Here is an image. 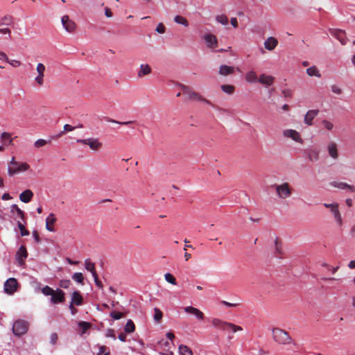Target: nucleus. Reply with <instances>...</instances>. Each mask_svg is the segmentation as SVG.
<instances>
[{"label": "nucleus", "mask_w": 355, "mask_h": 355, "mask_svg": "<svg viewBox=\"0 0 355 355\" xmlns=\"http://www.w3.org/2000/svg\"><path fill=\"white\" fill-rule=\"evenodd\" d=\"M30 166L26 162H18L12 157L8 164V174L12 176L15 174L27 171Z\"/></svg>", "instance_id": "f257e3e1"}, {"label": "nucleus", "mask_w": 355, "mask_h": 355, "mask_svg": "<svg viewBox=\"0 0 355 355\" xmlns=\"http://www.w3.org/2000/svg\"><path fill=\"white\" fill-rule=\"evenodd\" d=\"M272 334L274 341L279 345H288L292 341L288 332L282 329L274 328L272 330Z\"/></svg>", "instance_id": "f03ea898"}, {"label": "nucleus", "mask_w": 355, "mask_h": 355, "mask_svg": "<svg viewBox=\"0 0 355 355\" xmlns=\"http://www.w3.org/2000/svg\"><path fill=\"white\" fill-rule=\"evenodd\" d=\"M211 323L214 327L223 331H230L232 333H235L243 330V328L241 326H238L233 323L223 321L218 318H214Z\"/></svg>", "instance_id": "7ed1b4c3"}, {"label": "nucleus", "mask_w": 355, "mask_h": 355, "mask_svg": "<svg viewBox=\"0 0 355 355\" xmlns=\"http://www.w3.org/2000/svg\"><path fill=\"white\" fill-rule=\"evenodd\" d=\"M180 88L184 94H187L190 100L202 101L207 105H212L210 101L206 99L198 92L192 91L189 87L180 85Z\"/></svg>", "instance_id": "20e7f679"}, {"label": "nucleus", "mask_w": 355, "mask_h": 355, "mask_svg": "<svg viewBox=\"0 0 355 355\" xmlns=\"http://www.w3.org/2000/svg\"><path fill=\"white\" fill-rule=\"evenodd\" d=\"M275 190L277 196L280 199H286L289 198L292 194V188L288 182L275 185Z\"/></svg>", "instance_id": "39448f33"}, {"label": "nucleus", "mask_w": 355, "mask_h": 355, "mask_svg": "<svg viewBox=\"0 0 355 355\" xmlns=\"http://www.w3.org/2000/svg\"><path fill=\"white\" fill-rule=\"evenodd\" d=\"M76 142L78 144L87 145L91 150L94 151L98 150L103 146V144L99 141V139L98 138L94 137L87 139H78Z\"/></svg>", "instance_id": "423d86ee"}, {"label": "nucleus", "mask_w": 355, "mask_h": 355, "mask_svg": "<svg viewBox=\"0 0 355 355\" xmlns=\"http://www.w3.org/2000/svg\"><path fill=\"white\" fill-rule=\"evenodd\" d=\"M28 323L24 320H17L12 325V332L15 336H20L26 333Z\"/></svg>", "instance_id": "0eeeda50"}, {"label": "nucleus", "mask_w": 355, "mask_h": 355, "mask_svg": "<svg viewBox=\"0 0 355 355\" xmlns=\"http://www.w3.org/2000/svg\"><path fill=\"white\" fill-rule=\"evenodd\" d=\"M282 135L285 138H288L292 139L296 143L302 144L304 143V140L301 137L300 132L293 129H286L282 132Z\"/></svg>", "instance_id": "6e6552de"}, {"label": "nucleus", "mask_w": 355, "mask_h": 355, "mask_svg": "<svg viewBox=\"0 0 355 355\" xmlns=\"http://www.w3.org/2000/svg\"><path fill=\"white\" fill-rule=\"evenodd\" d=\"M18 282L15 278L8 279L3 284L5 293L12 295L17 290Z\"/></svg>", "instance_id": "1a4fd4ad"}, {"label": "nucleus", "mask_w": 355, "mask_h": 355, "mask_svg": "<svg viewBox=\"0 0 355 355\" xmlns=\"http://www.w3.org/2000/svg\"><path fill=\"white\" fill-rule=\"evenodd\" d=\"M62 24L68 33H72L75 31L76 25L73 21L69 19L68 15H64L61 19Z\"/></svg>", "instance_id": "9d476101"}, {"label": "nucleus", "mask_w": 355, "mask_h": 355, "mask_svg": "<svg viewBox=\"0 0 355 355\" xmlns=\"http://www.w3.org/2000/svg\"><path fill=\"white\" fill-rule=\"evenodd\" d=\"M46 67L44 64L38 63L36 67L37 76L35 78V81L40 85L42 86L44 84V72Z\"/></svg>", "instance_id": "9b49d317"}, {"label": "nucleus", "mask_w": 355, "mask_h": 355, "mask_svg": "<svg viewBox=\"0 0 355 355\" xmlns=\"http://www.w3.org/2000/svg\"><path fill=\"white\" fill-rule=\"evenodd\" d=\"M184 311L187 313L193 315L198 320H204V313L200 309L196 307H193L192 306H185L184 308Z\"/></svg>", "instance_id": "f8f14e48"}, {"label": "nucleus", "mask_w": 355, "mask_h": 355, "mask_svg": "<svg viewBox=\"0 0 355 355\" xmlns=\"http://www.w3.org/2000/svg\"><path fill=\"white\" fill-rule=\"evenodd\" d=\"M64 292L60 288L54 291L51 297V302L53 304L62 303L64 301Z\"/></svg>", "instance_id": "ddd939ff"}, {"label": "nucleus", "mask_w": 355, "mask_h": 355, "mask_svg": "<svg viewBox=\"0 0 355 355\" xmlns=\"http://www.w3.org/2000/svg\"><path fill=\"white\" fill-rule=\"evenodd\" d=\"M327 150L329 155L334 159H338L339 157L338 145L334 141H331L327 146Z\"/></svg>", "instance_id": "4468645a"}, {"label": "nucleus", "mask_w": 355, "mask_h": 355, "mask_svg": "<svg viewBox=\"0 0 355 355\" xmlns=\"http://www.w3.org/2000/svg\"><path fill=\"white\" fill-rule=\"evenodd\" d=\"M275 78L272 76L262 73L258 78V83L264 85L265 87H270L273 85Z\"/></svg>", "instance_id": "2eb2a0df"}, {"label": "nucleus", "mask_w": 355, "mask_h": 355, "mask_svg": "<svg viewBox=\"0 0 355 355\" xmlns=\"http://www.w3.org/2000/svg\"><path fill=\"white\" fill-rule=\"evenodd\" d=\"M204 40L207 44V47L210 49H215L218 44V40L215 35L212 34H205Z\"/></svg>", "instance_id": "dca6fc26"}, {"label": "nucleus", "mask_w": 355, "mask_h": 355, "mask_svg": "<svg viewBox=\"0 0 355 355\" xmlns=\"http://www.w3.org/2000/svg\"><path fill=\"white\" fill-rule=\"evenodd\" d=\"M28 253L26 248L24 245H21L16 253V259L18 263L21 265L24 263V260L26 259Z\"/></svg>", "instance_id": "f3484780"}, {"label": "nucleus", "mask_w": 355, "mask_h": 355, "mask_svg": "<svg viewBox=\"0 0 355 355\" xmlns=\"http://www.w3.org/2000/svg\"><path fill=\"white\" fill-rule=\"evenodd\" d=\"M56 220L57 218L55 214L53 213L49 214L46 218V229L49 232H55V228L53 225Z\"/></svg>", "instance_id": "a211bd4d"}, {"label": "nucleus", "mask_w": 355, "mask_h": 355, "mask_svg": "<svg viewBox=\"0 0 355 355\" xmlns=\"http://www.w3.org/2000/svg\"><path fill=\"white\" fill-rule=\"evenodd\" d=\"M318 110H309L304 116V123L308 125H311L313 120L318 114Z\"/></svg>", "instance_id": "6ab92c4d"}, {"label": "nucleus", "mask_w": 355, "mask_h": 355, "mask_svg": "<svg viewBox=\"0 0 355 355\" xmlns=\"http://www.w3.org/2000/svg\"><path fill=\"white\" fill-rule=\"evenodd\" d=\"M330 185L342 190L347 189L352 192L355 191L354 187L353 186L349 185L345 182L334 181L330 183Z\"/></svg>", "instance_id": "aec40b11"}, {"label": "nucleus", "mask_w": 355, "mask_h": 355, "mask_svg": "<svg viewBox=\"0 0 355 355\" xmlns=\"http://www.w3.org/2000/svg\"><path fill=\"white\" fill-rule=\"evenodd\" d=\"M70 304L76 306H81L83 304V297L79 291L72 293Z\"/></svg>", "instance_id": "412c9836"}, {"label": "nucleus", "mask_w": 355, "mask_h": 355, "mask_svg": "<svg viewBox=\"0 0 355 355\" xmlns=\"http://www.w3.org/2000/svg\"><path fill=\"white\" fill-rule=\"evenodd\" d=\"M264 47L268 51H272L274 50L276 46L278 44L277 40L274 37H269L265 42H264Z\"/></svg>", "instance_id": "4be33fe9"}, {"label": "nucleus", "mask_w": 355, "mask_h": 355, "mask_svg": "<svg viewBox=\"0 0 355 355\" xmlns=\"http://www.w3.org/2000/svg\"><path fill=\"white\" fill-rule=\"evenodd\" d=\"M33 197V193L30 189H26L19 194V200L24 202H29Z\"/></svg>", "instance_id": "5701e85b"}, {"label": "nucleus", "mask_w": 355, "mask_h": 355, "mask_svg": "<svg viewBox=\"0 0 355 355\" xmlns=\"http://www.w3.org/2000/svg\"><path fill=\"white\" fill-rule=\"evenodd\" d=\"M151 71L152 69L150 65L147 64H141L137 72V76L138 77L141 78L146 75L150 74L151 73Z\"/></svg>", "instance_id": "b1692460"}, {"label": "nucleus", "mask_w": 355, "mask_h": 355, "mask_svg": "<svg viewBox=\"0 0 355 355\" xmlns=\"http://www.w3.org/2000/svg\"><path fill=\"white\" fill-rule=\"evenodd\" d=\"M234 72V67L223 64L219 68V73L222 76H227Z\"/></svg>", "instance_id": "393cba45"}, {"label": "nucleus", "mask_w": 355, "mask_h": 355, "mask_svg": "<svg viewBox=\"0 0 355 355\" xmlns=\"http://www.w3.org/2000/svg\"><path fill=\"white\" fill-rule=\"evenodd\" d=\"M333 35L335 36L338 40L343 45H345L347 44V39L345 35V33L341 30H335L333 32Z\"/></svg>", "instance_id": "a878e982"}, {"label": "nucleus", "mask_w": 355, "mask_h": 355, "mask_svg": "<svg viewBox=\"0 0 355 355\" xmlns=\"http://www.w3.org/2000/svg\"><path fill=\"white\" fill-rule=\"evenodd\" d=\"M245 80L249 83H255L258 82V78L256 73L254 71H250L246 73L245 76Z\"/></svg>", "instance_id": "bb28decb"}, {"label": "nucleus", "mask_w": 355, "mask_h": 355, "mask_svg": "<svg viewBox=\"0 0 355 355\" xmlns=\"http://www.w3.org/2000/svg\"><path fill=\"white\" fill-rule=\"evenodd\" d=\"M85 268L92 273V276H96V271L95 269V264L92 262L89 259H86L85 260Z\"/></svg>", "instance_id": "cd10ccee"}, {"label": "nucleus", "mask_w": 355, "mask_h": 355, "mask_svg": "<svg viewBox=\"0 0 355 355\" xmlns=\"http://www.w3.org/2000/svg\"><path fill=\"white\" fill-rule=\"evenodd\" d=\"M10 211L13 214L16 212L17 217L23 220H24L25 214L17 205H12L10 207Z\"/></svg>", "instance_id": "c85d7f7f"}, {"label": "nucleus", "mask_w": 355, "mask_h": 355, "mask_svg": "<svg viewBox=\"0 0 355 355\" xmlns=\"http://www.w3.org/2000/svg\"><path fill=\"white\" fill-rule=\"evenodd\" d=\"M174 21L176 24H181L184 27L189 26V21H187V19L181 15H175L174 17Z\"/></svg>", "instance_id": "c756f323"}, {"label": "nucleus", "mask_w": 355, "mask_h": 355, "mask_svg": "<svg viewBox=\"0 0 355 355\" xmlns=\"http://www.w3.org/2000/svg\"><path fill=\"white\" fill-rule=\"evenodd\" d=\"M306 73L309 76H315V77H318V78L321 77V74H320V71H318V69H317V67L315 66H313V67H309L306 69Z\"/></svg>", "instance_id": "7c9ffc66"}, {"label": "nucleus", "mask_w": 355, "mask_h": 355, "mask_svg": "<svg viewBox=\"0 0 355 355\" xmlns=\"http://www.w3.org/2000/svg\"><path fill=\"white\" fill-rule=\"evenodd\" d=\"M179 353L180 355H193L191 349L187 345H180L179 346Z\"/></svg>", "instance_id": "2f4dec72"}, {"label": "nucleus", "mask_w": 355, "mask_h": 355, "mask_svg": "<svg viewBox=\"0 0 355 355\" xmlns=\"http://www.w3.org/2000/svg\"><path fill=\"white\" fill-rule=\"evenodd\" d=\"M12 17L9 15L3 16L0 19V26H10L12 23Z\"/></svg>", "instance_id": "473e14b6"}, {"label": "nucleus", "mask_w": 355, "mask_h": 355, "mask_svg": "<svg viewBox=\"0 0 355 355\" xmlns=\"http://www.w3.org/2000/svg\"><path fill=\"white\" fill-rule=\"evenodd\" d=\"M324 207L327 209H329L333 215L339 210V205L336 202L335 203H324Z\"/></svg>", "instance_id": "72a5a7b5"}, {"label": "nucleus", "mask_w": 355, "mask_h": 355, "mask_svg": "<svg viewBox=\"0 0 355 355\" xmlns=\"http://www.w3.org/2000/svg\"><path fill=\"white\" fill-rule=\"evenodd\" d=\"M105 120L109 123H117V124H120V125H129L130 124L135 123V121H119L114 120L113 119H111L110 117H105Z\"/></svg>", "instance_id": "f704fd0d"}, {"label": "nucleus", "mask_w": 355, "mask_h": 355, "mask_svg": "<svg viewBox=\"0 0 355 355\" xmlns=\"http://www.w3.org/2000/svg\"><path fill=\"white\" fill-rule=\"evenodd\" d=\"M308 156H309V159L311 161L315 162V161H317L319 158V153L316 150H311L309 152Z\"/></svg>", "instance_id": "c9c22d12"}, {"label": "nucleus", "mask_w": 355, "mask_h": 355, "mask_svg": "<svg viewBox=\"0 0 355 355\" xmlns=\"http://www.w3.org/2000/svg\"><path fill=\"white\" fill-rule=\"evenodd\" d=\"M135 327L133 322L131 320H128L124 328L125 331L126 333H132L135 331Z\"/></svg>", "instance_id": "e433bc0d"}, {"label": "nucleus", "mask_w": 355, "mask_h": 355, "mask_svg": "<svg viewBox=\"0 0 355 355\" xmlns=\"http://www.w3.org/2000/svg\"><path fill=\"white\" fill-rule=\"evenodd\" d=\"M72 279L77 283L83 284L84 277L81 272H75L72 275Z\"/></svg>", "instance_id": "4c0bfd02"}, {"label": "nucleus", "mask_w": 355, "mask_h": 355, "mask_svg": "<svg viewBox=\"0 0 355 355\" xmlns=\"http://www.w3.org/2000/svg\"><path fill=\"white\" fill-rule=\"evenodd\" d=\"M220 87L223 92L228 94H232L234 91V87L230 85H223Z\"/></svg>", "instance_id": "58836bf2"}, {"label": "nucleus", "mask_w": 355, "mask_h": 355, "mask_svg": "<svg viewBox=\"0 0 355 355\" xmlns=\"http://www.w3.org/2000/svg\"><path fill=\"white\" fill-rule=\"evenodd\" d=\"M216 20L223 25H227L228 24V18L225 15H217L216 17Z\"/></svg>", "instance_id": "ea45409f"}, {"label": "nucleus", "mask_w": 355, "mask_h": 355, "mask_svg": "<svg viewBox=\"0 0 355 355\" xmlns=\"http://www.w3.org/2000/svg\"><path fill=\"white\" fill-rule=\"evenodd\" d=\"M164 278H165V280L167 282H168V283H170V284H171L173 285H176L177 284V282H176L175 278L171 273H168V272L166 273L164 275Z\"/></svg>", "instance_id": "a19ab883"}, {"label": "nucleus", "mask_w": 355, "mask_h": 355, "mask_svg": "<svg viewBox=\"0 0 355 355\" xmlns=\"http://www.w3.org/2000/svg\"><path fill=\"white\" fill-rule=\"evenodd\" d=\"M17 226L20 230L21 236L29 235V232L26 230L25 226L20 221L17 222Z\"/></svg>", "instance_id": "79ce46f5"}, {"label": "nucleus", "mask_w": 355, "mask_h": 355, "mask_svg": "<svg viewBox=\"0 0 355 355\" xmlns=\"http://www.w3.org/2000/svg\"><path fill=\"white\" fill-rule=\"evenodd\" d=\"M334 219L338 225V226L340 227L342 226L343 225V218H342V216H341V214H340V211H337L334 214Z\"/></svg>", "instance_id": "37998d69"}, {"label": "nucleus", "mask_w": 355, "mask_h": 355, "mask_svg": "<svg viewBox=\"0 0 355 355\" xmlns=\"http://www.w3.org/2000/svg\"><path fill=\"white\" fill-rule=\"evenodd\" d=\"M334 219L338 225V226L340 227L342 226L343 225V218H342V216H341V214H340V211H337L334 214Z\"/></svg>", "instance_id": "c03bdc74"}, {"label": "nucleus", "mask_w": 355, "mask_h": 355, "mask_svg": "<svg viewBox=\"0 0 355 355\" xmlns=\"http://www.w3.org/2000/svg\"><path fill=\"white\" fill-rule=\"evenodd\" d=\"M42 293L46 296H51L54 293V290L49 286H45L44 288H42Z\"/></svg>", "instance_id": "a18cd8bd"}, {"label": "nucleus", "mask_w": 355, "mask_h": 355, "mask_svg": "<svg viewBox=\"0 0 355 355\" xmlns=\"http://www.w3.org/2000/svg\"><path fill=\"white\" fill-rule=\"evenodd\" d=\"M154 311H155L154 316H153L154 317V320L155 321H157V322H159L162 319V313L157 308H155L154 309Z\"/></svg>", "instance_id": "49530a36"}, {"label": "nucleus", "mask_w": 355, "mask_h": 355, "mask_svg": "<svg viewBox=\"0 0 355 355\" xmlns=\"http://www.w3.org/2000/svg\"><path fill=\"white\" fill-rule=\"evenodd\" d=\"M78 326L82 329V333L84 334L90 327V324L87 322H80Z\"/></svg>", "instance_id": "de8ad7c7"}, {"label": "nucleus", "mask_w": 355, "mask_h": 355, "mask_svg": "<svg viewBox=\"0 0 355 355\" xmlns=\"http://www.w3.org/2000/svg\"><path fill=\"white\" fill-rule=\"evenodd\" d=\"M47 144V141L43 139H39L34 143V146L35 148H39L45 146Z\"/></svg>", "instance_id": "09e8293b"}, {"label": "nucleus", "mask_w": 355, "mask_h": 355, "mask_svg": "<svg viewBox=\"0 0 355 355\" xmlns=\"http://www.w3.org/2000/svg\"><path fill=\"white\" fill-rule=\"evenodd\" d=\"M71 285V281L69 279H62L59 282V286L63 288H67Z\"/></svg>", "instance_id": "8fccbe9b"}, {"label": "nucleus", "mask_w": 355, "mask_h": 355, "mask_svg": "<svg viewBox=\"0 0 355 355\" xmlns=\"http://www.w3.org/2000/svg\"><path fill=\"white\" fill-rule=\"evenodd\" d=\"M322 123L324 128L327 129V130H331L334 128V124L329 121L323 120L322 121Z\"/></svg>", "instance_id": "3c124183"}, {"label": "nucleus", "mask_w": 355, "mask_h": 355, "mask_svg": "<svg viewBox=\"0 0 355 355\" xmlns=\"http://www.w3.org/2000/svg\"><path fill=\"white\" fill-rule=\"evenodd\" d=\"M1 139L3 141L8 140L9 144H11L12 141V139L11 138L10 135L8 132H3L1 135Z\"/></svg>", "instance_id": "603ef678"}, {"label": "nucleus", "mask_w": 355, "mask_h": 355, "mask_svg": "<svg viewBox=\"0 0 355 355\" xmlns=\"http://www.w3.org/2000/svg\"><path fill=\"white\" fill-rule=\"evenodd\" d=\"M110 317L112 318L113 320H119L122 318L123 313L119 311H112L110 314Z\"/></svg>", "instance_id": "864d4df0"}, {"label": "nucleus", "mask_w": 355, "mask_h": 355, "mask_svg": "<svg viewBox=\"0 0 355 355\" xmlns=\"http://www.w3.org/2000/svg\"><path fill=\"white\" fill-rule=\"evenodd\" d=\"M156 32L160 34H163L165 33L166 28L162 23H159L155 29Z\"/></svg>", "instance_id": "5fc2aeb1"}, {"label": "nucleus", "mask_w": 355, "mask_h": 355, "mask_svg": "<svg viewBox=\"0 0 355 355\" xmlns=\"http://www.w3.org/2000/svg\"><path fill=\"white\" fill-rule=\"evenodd\" d=\"M110 352L107 350V348L105 346H101L99 348V352L97 355H109Z\"/></svg>", "instance_id": "6e6d98bb"}, {"label": "nucleus", "mask_w": 355, "mask_h": 355, "mask_svg": "<svg viewBox=\"0 0 355 355\" xmlns=\"http://www.w3.org/2000/svg\"><path fill=\"white\" fill-rule=\"evenodd\" d=\"M331 90L333 93L336 94H340L342 93V89L336 85H333L331 86Z\"/></svg>", "instance_id": "4d7b16f0"}, {"label": "nucleus", "mask_w": 355, "mask_h": 355, "mask_svg": "<svg viewBox=\"0 0 355 355\" xmlns=\"http://www.w3.org/2000/svg\"><path fill=\"white\" fill-rule=\"evenodd\" d=\"M7 62L9 63L13 67H19L21 65L20 61L17 60H10V59H8V62Z\"/></svg>", "instance_id": "13d9d810"}, {"label": "nucleus", "mask_w": 355, "mask_h": 355, "mask_svg": "<svg viewBox=\"0 0 355 355\" xmlns=\"http://www.w3.org/2000/svg\"><path fill=\"white\" fill-rule=\"evenodd\" d=\"M58 340V335L56 333H53L50 336V343L52 345H55Z\"/></svg>", "instance_id": "bf43d9fd"}, {"label": "nucleus", "mask_w": 355, "mask_h": 355, "mask_svg": "<svg viewBox=\"0 0 355 355\" xmlns=\"http://www.w3.org/2000/svg\"><path fill=\"white\" fill-rule=\"evenodd\" d=\"M95 282V284L96 286H98L99 288H103V283L98 279L97 273L96 274V276H92Z\"/></svg>", "instance_id": "052dcab7"}, {"label": "nucleus", "mask_w": 355, "mask_h": 355, "mask_svg": "<svg viewBox=\"0 0 355 355\" xmlns=\"http://www.w3.org/2000/svg\"><path fill=\"white\" fill-rule=\"evenodd\" d=\"M213 107L216 108L218 112L220 114H229V111L225 110V109H223V108H220V107H216L214 106L213 104L211 105Z\"/></svg>", "instance_id": "680f3d73"}, {"label": "nucleus", "mask_w": 355, "mask_h": 355, "mask_svg": "<svg viewBox=\"0 0 355 355\" xmlns=\"http://www.w3.org/2000/svg\"><path fill=\"white\" fill-rule=\"evenodd\" d=\"M0 33L4 34V35H8V37H10V35H11V31L8 28H0Z\"/></svg>", "instance_id": "e2e57ef3"}, {"label": "nucleus", "mask_w": 355, "mask_h": 355, "mask_svg": "<svg viewBox=\"0 0 355 355\" xmlns=\"http://www.w3.org/2000/svg\"><path fill=\"white\" fill-rule=\"evenodd\" d=\"M275 253H278V254H281L282 251H281L280 245L278 243L277 239H276L275 241Z\"/></svg>", "instance_id": "0e129e2a"}, {"label": "nucleus", "mask_w": 355, "mask_h": 355, "mask_svg": "<svg viewBox=\"0 0 355 355\" xmlns=\"http://www.w3.org/2000/svg\"><path fill=\"white\" fill-rule=\"evenodd\" d=\"M75 129V127L71 126L69 124H65L64 125V132H71Z\"/></svg>", "instance_id": "69168bd1"}, {"label": "nucleus", "mask_w": 355, "mask_h": 355, "mask_svg": "<svg viewBox=\"0 0 355 355\" xmlns=\"http://www.w3.org/2000/svg\"><path fill=\"white\" fill-rule=\"evenodd\" d=\"M8 57L7 56V55L3 52V51H0V60H3V61H5V62H8Z\"/></svg>", "instance_id": "338daca9"}, {"label": "nucleus", "mask_w": 355, "mask_h": 355, "mask_svg": "<svg viewBox=\"0 0 355 355\" xmlns=\"http://www.w3.org/2000/svg\"><path fill=\"white\" fill-rule=\"evenodd\" d=\"M105 336L107 338L108 337H112V338H115V336H114V330L111 329H109L107 330Z\"/></svg>", "instance_id": "774afa93"}]
</instances>
